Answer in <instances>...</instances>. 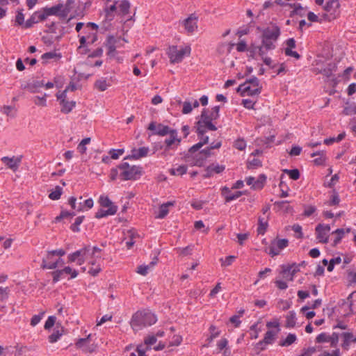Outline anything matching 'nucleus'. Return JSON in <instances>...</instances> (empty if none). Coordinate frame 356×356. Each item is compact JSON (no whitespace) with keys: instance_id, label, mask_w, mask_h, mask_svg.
Returning <instances> with one entry per match:
<instances>
[{"instance_id":"38","label":"nucleus","mask_w":356,"mask_h":356,"mask_svg":"<svg viewBox=\"0 0 356 356\" xmlns=\"http://www.w3.org/2000/svg\"><path fill=\"white\" fill-rule=\"evenodd\" d=\"M90 29L97 31L98 29V25L93 22H88L86 24L83 33L85 34V36H86L87 39H90L92 37V34L93 33L90 31Z\"/></svg>"},{"instance_id":"53","label":"nucleus","mask_w":356,"mask_h":356,"mask_svg":"<svg viewBox=\"0 0 356 356\" xmlns=\"http://www.w3.org/2000/svg\"><path fill=\"white\" fill-rule=\"evenodd\" d=\"M38 22V19H37V14L33 13L29 19H28L24 23L25 29H29L33 26L34 24Z\"/></svg>"},{"instance_id":"17","label":"nucleus","mask_w":356,"mask_h":356,"mask_svg":"<svg viewBox=\"0 0 356 356\" xmlns=\"http://www.w3.org/2000/svg\"><path fill=\"white\" fill-rule=\"evenodd\" d=\"M149 149L147 147H142L138 149L134 148L131 151V154L127 156L124 159H140L147 156Z\"/></svg>"},{"instance_id":"47","label":"nucleus","mask_w":356,"mask_h":356,"mask_svg":"<svg viewBox=\"0 0 356 356\" xmlns=\"http://www.w3.org/2000/svg\"><path fill=\"white\" fill-rule=\"evenodd\" d=\"M99 202L102 207H106L108 209L112 207H116L107 196H100Z\"/></svg>"},{"instance_id":"48","label":"nucleus","mask_w":356,"mask_h":356,"mask_svg":"<svg viewBox=\"0 0 356 356\" xmlns=\"http://www.w3.org/2000/svg\"><path fill=\"white\" fill-rule=\"evenodd\" d=\"M296 325V313L293 311L289 312L286 316V327H293Z\"/></svg>"},{"instance_id":"13","label":"nucleus","mask_w":356,"mask_h":356,"mask_svg":"<svg viewBox=\"0 0 356 356\" xmlns=\"http://www.w3.org/2000/svg\"><path fill=\"white\" fill-rule=\"evenodd\" d=\"M197 17L191 14L181 22L188 33H193L197 29Z\"/></svg>"},{"instance_id":"57","label":"nucleus","mask_w":356,"mask_h":356,"mask_svg":"<svg viewBox=\"0 0 356 356\" xmlns=\"http://www.w3.org/2000/svg\"><path fill=\"white\" fill-rule=\"evenodd\" d=\"M211 333L210 337L207 339V341L211 343L215 338L220 335V331L216 330V327L214 325H211L209 327Z\"/></svg>"},{"instance_id":"45","label":"nucleus","mask_w":356,"mask_h":356,"mask_svg":"<svg viewBox=\"0 0 356 356\" xmlns=\"http://www.w3.org/2000/svg\"><path fill=\"white\" fill-rule=\"evenodd\" d=\"M296 340V336L294 334H289L286 338L282 341H280L279 345L281 346H289L294 343Z\"/></svg>"},{"instance_id":"32","label":"nucleus","mask_w":356,"mask_h":356,"mask_svg":"<svg viewBox=\"0 0 356 356\" xmlns=\"http://www.w3.org/2000/svg\"><path fill=\"white\" fill-rule=\"evenodd\" d=\"M63 8V4L59 3L51 8H44L47 12V15H57L60 17V12H61L62 8Z\"/></svg>"},{"instance_id":"35","label":"nucleus","mask_w":356,"mask_h":356,"mask_svg":"<svg viewBox=\"0 0 356 356\" xmlns=\"http://www.w3.org/2000/svg\"><path fill=\"white\" fill-rule=\"evenodd\" d=\"M268 227V220L265 217H259L257 232L259 234H264Z\"/></svg>"},{"instance_id":"3","label":"nucleus","mask_w":356,"mask_h":356,"mask_svg":"<svg viewBox=\"0 0 356 356\" xmlns=\"http://www.w3.org/2000/svg\"><path fill=\"white\" fill-rule=\"evenodd\" d=\"M261 88L259 80L256 76H252L239 85L236 90L243 97L253 96L260 94Z\"/></svg>"},{"instance_id":"11","label":"nucleus","mask_w":356,"mask_h":356,"mask_svg":"<svg viewBox=\"0 0 356 356\" xmlns=\"http://www.w3.org/2000/svg\"><path fill=\"white\" fill-rule=\"evenodd\" d=\"M281 268L282 270L280 273L282 275L284 279L289 281H293L294 275L297 272L300 270L299 266L296 264L291 265H282Z\"/></svg>"},{"instance_id":"64","label":"nucleus","mask_w":356,"mask_h":356,"mask_svg":"<svg viewBox=\"0 0 356 356\" xmlns=\"http://www.w3.org/2000/svg\"><path fill=\"white\" fill-rule=\"evenodd\" d=\"M234 147L238 150H243L246 147V143L243 139H237L234 142Z\"/></svg>"},{"instance_id":"30","label":"nucleus","mask_w":356,"mask_h":356,"mask_svg":"<svg viewBox=\"0 0 356 356\" xmlns=\"http://www.w3.org/2000/svg\"><path fill=\"white\" fill-rule=\"evenodd\" d=\"M350 232V228H348L346 229H337L334 231L332 234L336 235L335 238L333 241V246H336L342 239L345 233H349Z\"/></svg>"},{"instance_id":"54","label":"nucleus","mask_w":356,"mask_h":356,"mask_svg":"<svg viewBox=\"0 0 356 356\" xmlns=\"http://www.w3.org/2000/svg\"><path fill=\"white\" fill-rule=\"evenodd\" d=\"M316 342L318 343L329 342L330 343V334L322 332L318 334L316 338Z\"/></svg>"},{"instance_id":"15","label":"nucleus","mask_w":356,"mask_h":356,"mask_svg":"<svg viewBox=\"0 0 356 356\" xmlns=\"http://www.w3.org/2000/svg\"><path fill=\"white\" fill-rule=\"evenodd\" d=\"M90 334H89L86 338L79 339L76 343V346L78 348H82V350L84 353H93L95 351L97 348V345L95 343L87 344L90 337Z\"/></svg>"},{"instance_id":"28","label":"nucleus","mask_w":356,"mask_h":356,"mask_svg":"<svg viewBox=\"0 0 356 356\" xmlns=\"http://www.w3.org/2000/svg\"><path fill=\"white\" fill-rule=\"evenodd\" d=\"M118 210L117 207H112L106 210L101 209L95 213L96 218H102L108 216L114 215Z\"/></svg>"},{"instance_id":"46","label":"nucleus","mask_w":356,"mask_h":356,"mask_svg":"<svg viewBox=\"0 0 356 356\" xmlns=\"http://www.w3.org/2000/svg\"><path fill=\"white\" fill-rule=\"evenodd\" d=\"M196 132L197 136L204 134L207 132L205 124H204L202 119H200L196 123Z\"/></svg>"},{"instance_id":"23","label":"nucleus","mask_w":356,"mask_h":356,"mask_svg":"<svg viewBox=\"0 0 356 356\" xmlns=\"http://www.w3.org/2000/svg\"><path fill=\"white\" fill-rule=\"evenodd\" d=\"M343 342L341 346L345 350H348L351 343L356 342V336L350 332H343L341 334Z\"/></svg>"},{"instance_id":"16","label":"nucleus","mask_w":356,"mask_h":356,"mask_svg":"<svg viewBox=\"0 0 356 356\" xmlns=\"http://www.w3.org/2000/svg\"><path fill=\"white\" fill-rule=\"evenodd\" d=\"M266 180V177L264 175H260L256 180L253 177H247L245 181L246 184L249 186H252V188L254 190L261 189Z\"/></svg>"},{"instance_id":"6","label":"nucleus","mask_w":356,"mask_h":356,"mask_svg":"<svg viewBox=\"0 0 356 356\" xmlns=\"http://www.w3.org/2000/svg\"><path fill=\"white\" fill-rule=\"evenodd\" d=\"M156 342V337L154 335L148 336L144 340V344L137 346L136 353H131L130 356H147L145 353L150 350L149 346Z\"/></svg>"},{"instance_id":"22","label":"nucleus","mask_w":356,"mask_h":356,"mask_svg":"<svg viewBox=\"0 0 356 356\" xmlns=\"http://www.w3.org/2000/svg\"><path fill=\"white\" fill-rule=\"evenodd\" d=\"M222 194L225 196V202H229L240 197L243 195L242 191H236L235 193H231L229 188L225 186L222 188Z\"/></svg>"},{"instance_id":"26","label":"nucleus","mask_w":356,"mask_h":356,"mask_svg":"<svg viewBox=\"0 0 356 356\" xmlns=\"http://www.w3.org/2000/svg\"><path fill=\"white\" fill-rule=\"evenodd\" d=\"M158 258L155 257L153 260L149 262L148 265H140L138 267L137 273L142 275H146L148 271L151 270L157 263Z\"/></svg>"},{"instance_id":"40","label":"nucleus","mask_w":356,"mask_h":356,"mask_svg":"<svg viewBox=\"0 0 356 356\" xmlns=\"http://www.w3.org/2000/svg\"><path fill=\"white\" fill-rule=\"evenodd\" d=\"M220 146H221V143L220 142H218V143H216L215 146H209L207 148H206V149L200 151V152H198V155L199 156H205L207 159L208 157H209L211 156V151L212 149H218Z\"/></svg>"},{"instance_id":"12","label":"nucleus","mask_w":356,"mask_h":356,"mask_svg":"<svg viewBox=\"0 0 356 356\" xmlns=\"http://www.w3.org/2000/svg\"><path fill=\"white\" fill-rule=\"evenodd\" d=\"M148 129L154 131V134L164 136L170 134L173 129L168 126L162 124H156L154 122H152L148 127Z\"/></svg>"},{"instance_id":"7","label":"nucleus","mask_w":356,"mask_h":356,"mask_svg":"<svg viewBox=\"0 0 356 356\" xmlns=\"http://www.w3.org/2000/svg\"><path fill=\"white\" fill-rule=\"evenodd\" d=\"M90 247L86 246L81 250L70 254L68 255V261L72 263L76 261L77 264L81 266L85 263L86 260V255L90 252Z\"/></svg>"},{"instance_id":"36","label":"nucleus","mask_w":356,"mask_h":356,"mask_svg":"<svg viewBox=\"0 0 356 356\" xmlns=\"http://www.w3.org/2000/svg\"><path fill=\"white\" fill-rule=\"evenodd\" d=\"M118 8H119V14L124 16V15H127L129 12L130 3L128 0H123L120 3Z\"/></svg>"},{"instance_id":"24","label":"nucleus","mask_w":356,"mask_h":356,"mask_svg":"<svg viewBox=\"0 0 356 356\" xmlns=\"http://www.w3.org/2000/svg\"><path fill=\"white\" fill-rule=\"evenodd\" d=\"M200 118L202 119L204 124H205L207 129H209L211 131L217 130V127L211 122L213 120H210V118L208 117L207 109H203Z\"/></svg>"},{"instance_id":"43","label":"nucleus","mask_w":356,"mask_h":356,"mask_svg":"<svg viewBox=\"0 0 356 356\" xmlns=\"http://www.w3.org/2000/svg\"><path fill=\"white\" fill-rule=\"evenodd\" d=\"M30 84V92L35 93L39 90L38 89L44 86V83L43 81H33V82L29 83Z\"/></svg>"},{"instance_id":"20","label":"nucleus","mask_w":356,"mask_h":356,"mask_svg":"<svg viewBox=\"0 0 356 356\" xmlns=\"http://www.w3.org/2000/svg\"><path fill=\"white\" fill-rule=\"evenodd\" d=\"M225 168L224 165H218L217 163H212L206 168V174L204 175V177L209 178L213 176L215 173H220L225 170Z\"/></svg>"},{"instance_id":"2","label":"nucleus","mask_w":356,"mask_h":356,"mask_svg":"<svg viewBox=\"0 0 356 356\" xmlns=\"http://www.w3.org/2000/svg\"><path fill=\"white\" fill-rule=\"evenodd\" d=\"M281 34L280 27L276 24L270 23L262 31L261 43L266 50L275 48V43Z\"/></svg>"},{"instance_id":"25","label":"nucleus","mask_w":356,"mask_h":356,"mask_svg":"<svg viewBox=\"0 0 356 356\" xmlns=\"http://www.w3.org/2000/svg\"><path fill=\"white\" fill-rule=\"evenodd\" d=\"M336 66L333 63H328L325 67L322 68H315L314 72L316 74H322L327 77H330L332 74L333 70H334Z\"/></svg>"},{"instance_id":"21","label":"nucleus","mask_w":356,"mask_h":356,"mask_svg":"<svg viewBox=\"0 0 356 356\" xmlns=\"http://www.w3.org/2000/svg\"><path fill=\"white\" fill-rule=\"evenodd\" d=\"M52 256L51 254L47 253V255L45 258H43L42 263V268L47 269H55L58 266L60 261H62L61 259H58L56 261H52Z\"/></svg>"},{"instance_id":"56","label":"nucleus","mask_w":356,"mask_h":356,"mask_svg":"<svg viewBox=\"0 0 356 356\" xmlns=\"http://www.w3.org/2000/svg\"><path fill=\"white\" fill-rule=\"evenodd\" d=\"M47 97V94H44L42 97L36 96L34 97V103L40 106H46L47 100L46 98Z\"/></svg>"},{"instance_id":"33","label":"nucleus","mask_w":356,"mask_h":356,"mask_svg":"<svg viewBox=\"0 0 356 356\" xmlns=\"http://www.w3.org/2000/svg\"><path fill=\"white\" fill-rule=\"evenodd\" d=\"M174 203L172 202H168L167 203H164L161 204L159 209V213L157 216L158 218H163L168 213V207L173 206Z\"/></svg>"},{"instance_id":"8","label":"nucleus","mask_w":356,"mask_h":356,"mask_svg":"<svg viewBox=\"0 0 356 356\" xmlns=\"http://www.w3.org/2000/svg\"><path fill=\"white\" fill-rule=\"evenodd\" d=\"M121 38H115L113 35H108L104 43L105 47L108 49L107 55L110 58L115 57L117 54L116 49L122 46L120 43Z\"/></svg>"},{"instance_id":"27","label":"nucleus","mask_w":356,"mask_h":356,"mask_svg":"<svg viewBox=\"0 0 356 356\" xmlns=\"http://www.w3.org/2000/svg\"><path fill=\"white\" fill-rule=\"evenodd\" d=\"M339 7V0H327L323 8L327 13H334Z\"/></svg>"},{"instance_id":"61","label":"nucleus","mask_w":356,"mask_h":356,"mask_svg":"<svg viewBox=\"0 0 356 356\" xmlns=\"http://www.w3.org/2000/svg\"><path fill=\"white\" fill-rule=\"evenodd\" d=\"M15 23L17 25L23 26L24 27V15L22 13V10L18 11L15 17Z\"/></svg>"},{"instance_id":"42","label":"nucleus","mask_w":356,"mask_h":356,"mask_svg":"<svg viewBox=\"0 0 356 356\" xmlns=\"http://www.w3.org/2000/svg\"><path fill=\"white\" fill-rule=\"evenodd\" d=\"M187 171V166L186 165H179L170 170V172L172 175H183Z\"/></svg>"},{"instance_id":"51","label":"nucleus","mask_w":356,"mask_h":356,"mask_svg":"<svg viewBox=\"0 0 356 356\" xmlns=\"http://www.w3.org/2000/svg\"><path fill=\"white\" fill-rule=\"evenodd\" d=\"M283 172L287 174L293 180H297L300 177V172L298 169L288 170L285 169Z\"/></svg>"},{"instance_id":"62","label":"nucleus","mask_w":356,"mask_h":356,"mask_svg":"<svg viewBox=\"0 0 356 356\" xmlns=\"http://www.w3.org/2000/svg\"><path fill=\"white\" fill-rule=\"evenodd\" d=\"M61 56L60 54H57L54 51H49L47 52L42 55V59L43 60H49V59H54L56 58H60Z\"/></svg>"},{"instance_id":"49","label":"nucleus","mask_w":356,"mask_h":356,"mask_svg":"<svg viewBox=\"0 0 356 356\" xmlns=\"http://www.w3.org/2000/svg\"><path fill=\"white\" fill-rule=\"evenodd\" d=\"M93 207V200L91 198L86 200L83 202H80L79 205L77 207V211H83L84 208L91 209Z\"/></svg>"},{"instance_id":"29","label":"nucleus","mask_w":356,"mask_h":356,"mask_svg":"<svg viewBox=\"0 0 356 356\" xmlns=\"http://www.w3.org/2000/svg\"><path fill=\"white\" fill-rule=\"evenodd\" d=\"M280 329L278 328L277 331L273 330H268L264 338V342L266 343V344H273L276 339V336L277 333L280 332Z\"/></svg>"},{"instance_id":"4","label":"nucleus","mask_w":356,"mask_h":356,"mask_svg":"<svg viewBox=\"0 0 356 356\" xmlns=\"http://www.w3.org/2000/svg\"><path fill=\"white\" fill-rule=\"evenodd\" d=\"M120 170L119 177L122 180H136L142 175V168L138 165H131L127 162H122L118 165Z\"/></svg>"},{"instance_id":"41","label":"nucleus","mask_w":356,"mask_h":356,"mask_svg":"<svg viewBox=\"0 0 356 356\" xmlns=\"http://www.w3.org/2000/svg\"><path fill=\"white\" fill-rule=\"evenodd\" d=\"M74 3V0H67L66 3L63 5L61 12H60V17H66L71 10V6Z\"/></svg>"},{"instance_id":"1","label":"nucleus","mask_w":356,"mask_h":356,"mask_svg":"<svg viewBox=\"0 0 356 356\" xmlns=\"http://www.w3.org/2000/svg\"><path fill=\"white\" fill-rule=\"evenodd\" d=\"M157 318L154 313L149 309H144L136 312L131 321V326L135 331H138L142 327L154 324Z\"/></svg>"},{"instance_id":"55","label":"nucleus","mask_w":356,"mask_h":356,"mask_svg":"<svg viewBox=\"0 0 356 356\" xmlns=\"http://www.w3.org/2000/svg\"><path fill=\"white\" fill-rule=\"evenodd\" d=\"M260 166H261V162L258 159L254 158L248 161L247 167L249 169H254Z\"/></svg>"},{"instance_id":"44","label":"nucleus","mask_w":356,"mask_h":356,"mask_svg":"<svg viewBox=\"0 0 356 356\" xmlns=\"http://www.w3.org/2000/svg\"><path fill=\"white\" fill-rule=\"evenodd\" d=\"M63 193V188L59 186H56L54 188V190L49 193V197L52 200H57L60 199L61 195Z\"/></svg>"},{"instance_id":"60","label":"nucleus","mask_w":356,"mask_h":356,"mask_svg":"<svg viewBox=\"0 0 356 356\" xmlns=\"http://www.w3.org/2000/svg\"><path fill=\"white\" fill-rule=\"evenodd\" d=\"M90 138H83L81 143H79V145H78V149L79 151L83 154L86 152V145L90 143Z\"/></svg>"},{"instance_id":"10","label":"nucleus","mask_w":356,"mask_h":356,"mask_svg":"<svg viewBox=\"0 0 356 356\" xmlns=\"http://www.w3.org/2000/svg\"><path fill=\"white\" fill-rule=\"evenodd\" d=\"M331 228L329 225L318 224L315 229L316 238L320 243H327L329 241V232Z\"/></svg>"},{"instance_id":"31","label":"nucleus","mask_w":356,"mask_h":356,"mask_svg":"<svg viewBox=\"0 0 356 356\" xmlns=\"http://www.w3.org/2000/svg\"><path fill=\"white\" fill-rule=\"evenodd\" d=\"M291 7L293 8L291 15H298L300 17H304L307 14V8H303L300 3H293L290 5Z\"/></svg>"},{"instance_id":"52","label":"nucleus","mask_w":356,"mask_h":356,"mask_svg":"<svg viewBox=\"0 0 356 356\" xmlns=\"http://www.w3.org/2000/svg\"><path fill=\"white\" fill-rule=\"evenodd\" d=\"M92 267L90 268L88 273L92 275V276H97L98 273L101 271V267L98 264H96L95 261H92L90 262Z\"/></svg>"},{"instance_id":"39","label":"nucleus","mask_w":356,"mask_h":356,"mask_svg":"<svg viewBox=\"0 0 356 356\" xmlns=\"http://www.w3.org/2000/svg\"><path fill=\"white\" fill-rule=\"evenodd\" d=\"M64 333V329L63 327H61L60 330L57 329L56 330L51 334H50L48 337L49 341L50 343H55L56 342L60 337Z\"/></svg>"},{"instance_id":"14","label":"nucleus","mask_w":356,"mask_h":356,"mask_svg":"<svg viewBox=\"0 0 356 356\" xmlns=\"http://www.w3.org/2000/svg\"><path fill=\"white\" fill-rule=\"evenodd\" d=\"M1 161L8 166V168L11 169L13 172H16L22 162V156L8 157L3 156L1 158Z\"/></svg>"},{"instance_id":"63","label":"nucleus","mask_w":356,"mask_h":356,"mask_svg":"<svg viewBox=\"0 0 356 356\" xmlns=\"http://www.w3.org/2000/svg\"><path fill=\"white\" fill-rule=\"evenodd\" d=\"M123 153H124L123 149H112L109 151V154L111 156V158L113 159H118L119 158V156L122 155Z\"/></svg>"},{"instance_id":"19","label":"nucleus","mask_w":356,"mask_h":356,"mask_svg":"<svg viewBox=\"0 0 356 356\" xmlns=\"http://www.w3.org/2000/svg\"><path fill=\"white\" fill-rule=\"evenodd\" d=\"M200 139V142L197 144L193 145L189 149L186 154V156L188 157L190 154H193L197 152L204 145L207 144L209 143V137L205 136L204 134L198 136Z\"/></svg>"},{"instance_id":"59","label":"nucleus","mask_w":356,"mask_h":356,"mask_svg":"<svg viewBox=\"0 0 356 356\" xmlns=\"http://www.w3.org/2000/svg\"><path fill=\"white\" fill-rule=\"evenodd\" d=\"M220 106H215L212 108L210 113H208V117L210 120H216L219 117Z\"/></svg>"},{"instance_id":"9","label":"nucleus","mask_w":356,"mask_h":356,"mask_svg":"<svg viewBox=\"0 0 356 356\" xmlns=\"http://www.w3.org/2000/svg\"><path fill=\"white\" fill-rule=\"evenodd\" d=\"M289 241L286 238L273 240L269 248L268 253L271 257L278 255L282 250L288 246Z\"/></svg>"},{"instance_id":"50","label":"nucleus","mask_w":356,"mask_h":356,"mask_svg":"<svg viewBox=\"0 0 356 356\" xmlns=\"http://www.w3.org/2000/svg\"><path fill=\"white\" fill-rule=\"evenodd\" d=\"M84 216H79L75 219L74 222L70 226V229L73 232H79L80 229L79 226L82 223Z\"/></svg>"},{"instance_id":"5","label":"nucleus","mask_w":356,"mask_h":356,"mask_svg":"<svg viewBox=\"0 0 356 356\" xmlns=\"http://www.w3.org/2000/svg\"><path fill=\"white\" fill-rule=\"evenodd\" d=\"M191 48L190 45L180 46L178 49L177 46H169L167 49L166 54L170 59V63H179L185 56H189L191 54Z\"/></svg>"},{"instance_id":"34","label":"nucleus","mask_w":356,"mask_h":356,"mask_svg":"<svg viewBox=\"0 0 356 356\" xmlns=\"http://www.w3.org/2000/svg\"><path fill=\"white\" fill-rule=\"evenodd\" d=\"M109 86H111V83L107 81L106 79L104 78H101L97 80L95 83V87L99 91H104Z\"/></svg>"},{"instance_id":"37","label":"nucleus","mask_w":356,"mask_h":356,"mask_svg":"<svg viewBox=\"0 0 356 356\" xmlns=\"http://www.w3.org/2000/svg\"><path fill=\"white\" fill-rule=\"evenodd\" d=\"M62 106L61 107V112L63 113H70L75 106L76 102L74 101H67L65 100L64 102L60 104Z\"/></svg>"},{"instance_id":"18","label":"nucleus","mask_w":356,"mask_h":356,"mask_svg":"<svg viewBox=\"0 0 356 356\" xmlns=\"http://www.w3.org/2000/svg\"><path fill=\"white\" fill-rule=\"evenodd\" d=\"M170 137L166 138L164 141L165 145V150L168 151L171 149H173V145L176 144V146H178L181 142V139L177 138V130H172L171 133L169 134Z\"/></svg>"},{"instance_id":"58","label":"nucleus","mask_w":356,"mask_h":356,"mask_svg":"<svg viewBox=\"0 0 356 356\" xmlns=\"http://www.w3.org/2000/svg\"><path fill=\"white\" fill-rule=\"evenodd\" d=\"M340 202V198L338 193L335 191L333 192L332 195L330 196V199L328 202L329 206H334L339 204Z\"/></svg>"}]
</instances>
